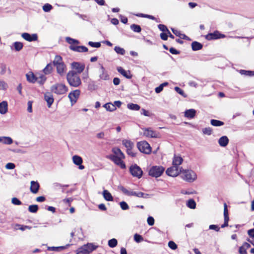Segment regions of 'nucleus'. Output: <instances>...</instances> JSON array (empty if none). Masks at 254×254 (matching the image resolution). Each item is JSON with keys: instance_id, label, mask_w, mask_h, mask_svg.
Segmentation results:
<instances>
[{"instance_id": "obj_1", "label": "nucleus", "mask_w": 254, "mask_h": 254, "mask_svg": "<svg viewBox=\"0 0 254 254\" xmlns=\"http://www.w3.org/2000/svg\"><path fill=\"white\" fill-rule=\"evenodd\" d=\"M66 80L69 85L74 87H77L82 83L80 76L73 70H69L67 72Z\"/></svg>"}, {"instance_id": "obj_2", "label": "nucleus", "mask_w": 254, "mask_h": 254, "mask_svg": "<svg viewBox=\"0 0 254 254\" xmlns=\"http://www.w3.org/2000/svg\"><path fill=\"white\" fill-rule=\"evenodd\" d=\"M53 65L56 67L57 73L63 76L66 70V66L63 60L62 57L60 55H56L53 61Z\"/></svg>"}, {"instance_id": "obj_3", "label": "nucleus", "mask_w": 254, "mask_h": 254, "mask_svg": "<svg viewBox=\"0 0 254 254\" xmlns=\"http://www.w3.org/2000/svg\"><path fill=\"white\" fill-rule=\"evenodd\" d=\"M182 178L187 182L191 183L197 179L196 173L192 170H183L182 168Z\"/></svg>"}, {"instance_id": "obj_4", "label": "nucleus", "mask_w": 254, "mask_h": 254, "mask_svg": "<svg viewBox=\"0 0 254 254\" xmlns=\"http://www.w3.org/2000/svg\"><path fill=\"white\" fill-rule=\"evenodd\" d=\"M97 247L98 246L93 245L92 243H87L79 248L76 254H89L96 249Z\"/></svg>"}, {"instance_id": "obj_5", "label": "nucleus", "mask_w": 254, "mask_h": 254, "mask_svg": "<svg viewBox=\"0 0 254 254\" xmlns=\"http://www.w3.org/2000/svg\"><path fill=\"white\" fill-rule=\"evenodd\" d=\"M51 90L52 92L58 95L65 94L68 90V88L65 84L62 83H57L51 86Z\"/></svg>"}, {"instance_id": "obj_6", "label": "nucleus", "mask_w": 254, "mask_h": 254, "mask_svg": "<svg viewBox=\"0 0 254 254\" xmlns=\"http://www.w3.org/2000/svg\"><path fill=\"white\" fill-rule=\"evenodd\" d=\"M137 147L142 153L149 154L151 151V148L149 143L146 141H141L137 143Z\"/></svg>"}, {"instance_id": "obj_7", "label": "nucleus", "mask_w": 254, "mask_h": 254, "mask_svg": "<svg viewBox=\"0 0 254 254\" xmlns=\"http://www.w3.org/2000/svg\"><path fill=\"white\" fill-rule=\"evenodd\" d=\"M165 168L160 166H152L149 170V175L152 177L157 178L164 172Z\"/></svg>"}, {"instance_id": "obj_8", "label": "nucleus", "mask_w": 254, "mask_h": 254, "mask_svg": "<svg viewBox=\"0 0 254 254\" xmlns=\"http://www.w3.org/2000/svg\"><path fill=\"white\" fill-rule=\"evenodd\" d=\"M71 67L75 73L79 74L84 71L85 64L79 62H73L71 64Z\"/></svg>"}, {"instance_id": "obj_9", "label": "nucleus", "mask_w": 254, "mask_h": 254, "mask_svg": "<svg viewBox=\"0 0 254 254\" xmlns=\"http://www.w3.org/2000/svg\"><path fill=\"white\" fill-rule=\"evenodd\" d=\"M182 168L176 167L173 165V166L168 168L166 171V173L171 177H176L182 172Z\"/></svg>"}, {"instance_id": "obj_10", "label": "nucleus", "mask_w": 254, "mask_h": 254, "mask_svg": "<svg viewBox=\"0 0 254 254\" xmlns=\"http://www.w3.org/2000/svg\"><path fill=\"white\" fill-rule=\"evenodd\" d=\"M21 37L28 42H35L38 41V36L37 33L30 34L27 32L22 33Z\"/></svg>"}, {"instance_id": "obj_11", "label": "nucleus", "mask_w": 254, "mask_h": 254, "mask_svg": "<svg viewBox=\"0 0 254 254\" xmlns=\"http://www.w3.org/2000/svg\"><path fill=\"white\" fill-rule=\"evenodd\" d=\"M129 170L130 173L133 176L136 177L138 178L141 177L142 175V171L137 165L130 166Z\"/></svg>"}, {"instance_id": "obj_12", "label": "nucleus", "mask_w": 254, "mask_h": 254, "mask_svg": "<svg viewBox=\"0 0 254 254\" xmlns=\"http://www.w3.org/2000/svg\"><path fill=\"white\" fill-rule=\"evenodd\" d=\"M109 159L113 161L117 165L120 166L122 169L126 168V165L122 160L125 157H119L116 156H110Z\"/></svg>"}, {"instance_id": "obj_13", "label": "nucleus", "mask_w": 254, "mask_h": 254, "mask_svg": "<svg viewBox=\"0 0 254 254\" xmlns=\"http://www.w3.org/2000/svg\"><path fill=\"white\" fill-rule=\"evenodd\" d=\"M80 93V91L78 89L73 90L69 93L68 97L70 100L71 105H73L76 102L77 99L79 97Z\"/></svg>"}, {"instance_id": "obj_14", "label": "nucleus", "mask_w": 254, "mask_h": 254, "mask_svg": "<svg viewBox=\"0 0 254 254\" xmlns=\"http://www.w3.org/2000/svg\"><path fill=\"white\" fill-rule=\"evenodd\" d=\"M143 135L148 137H157L158 133L154 131L151 128H142Z\"/></svg>"}, {"instance_id": "obj_15", "label": "nucleus", "mask_w": 254, "mask_h": 254, "mask_svg": "<svg viewBox=\"0 0 254 254\" xmlns=\"http://www.w3.org/2000/svg\"><path fill=\"white\" fill-rule=\"evenodd\" d=\"M72 161L75 165L78 166V168L80 170H83L85 168L84 166L82 165L83 160L80 156L78 155L73 156Z\"/></svg>"}, {"instance_id": "obj_16", "label": "nucleus", "mask_w": 254, "mask_h": 254, "mask_svg": "<svg viewBox=\"0 0 254 254\" xmlns=\"http://www.w3.org/2000/svg\"><path fill=\"white\" fill-rule=\"evenodd\" d=\"M117 71L121 74L123 76L127 79H131L132 75L131 74L130 70H126L121 66H118L117 67Z\"/></svg>"}, {"instance_id": "obj_17", "label": "nucleus", "mask_w": 254, "mask_h": 254, "mask_svg": "<svg viewBox=\"0 0 254 254\" xmlns=\"http://www.w3.org/2000/svg\"><path fill=\"white\" fill-rule=\"evenodd\" d=\"M101 71H100L99 77L101 79L104 80H108L110 79L109 75L108 72L106 70L105 67L102 64L100 67Z\"/></svg>"}, {"instance_id": "obj_18", "label": "nucleus", "mask_w": 254, "mask_h": 254, "mask_svg": "<svg viewBox=\"0 0 254 254\" xmlns=\"http://www.w3.org/2000/svg\"><path fill=\"white\" fill-rule=\"evenodd\" d=\"M219 31L215 30L213 32L209 33L205 36V38L207 40H212L219 39Z\"/></svg>"}, {"instance_id": "obj_19", "label": "nucleus", "mask_w": 254, "mask_h": 254, "mask_svg": "<svg viewBox=\"0 0 254 254\" xmlns=\"http://www.w3.org/2000/svg\"><path fill=\"white\" fill-rule=\"evenodd\" d=\"M44 99L47 102V106L50 108L54 102V97L50 92H46L44 94Z\"/></svg>"}, {"instance_id": "obj_20", "label": "nucleus", "mask_w": 254, "mask_h": 254, "mask_svg": "<svg viewBox=\"0 0 254 254\" xmlns=\"http://www.w3.org/2000/svg\"><path fill=\"white\" fill-rule=\"evenodd\" d=\"M26 77L27 81L31 83H35L38 79V77L32 71H29L26 73Z\"/></svg>"}, {"instance_id": "obj_21", "label": "nucleus", "mask_w": 254, "mask_h": 254, "mask_svg": "<svg viewBox=\"0 0 254 254\" xmlns=\"http://www.w3.org/2000/svg\"><path fill=\"white\" fill-rule=\"evenodd\" d=\"M30 191L33 193H37L39 190V184L37 182L32 181L30 183Z\"/></svg>"}, {"instance_id": "obj_22", "label": "nucleus", "mask_w": 254, "mask_h": 254, "mask_svg": "<svg viewBox=\"0 0 254 254\" xmlns=\"http://www.w3.org/2000/svg\"><path fill=\"white\" fill-rule=\"evenodd\" d=\"M8 111V103L6 101H2L0 103V114L4 115Z\"/></svg>"}, {"instance_id": "obj_23", "label": "nucleus", "mask_w": 254, "mask_h": 254, "mask_svg": "<svg viewBox=\"0 0 254 254\" xmlns=\"http://www.w3.org/2000/svg\"><path fill=\"white\" fill-rule=\"evenodd\" d=\"M196 113V111L194 109L186 110L184 112L185 116L189 119L193 118L195 117Z\"/></svg>"}, {"instance_id": "obj_24", "label": "nucleus", "mask_w": 254, "mask_h": 254, "mask_svg": "<svg viewBox=\"0 0 254 254\" xmlns=\"http://www.w3.org/2000/svg\"><path fill=\"white\" fill-rule=\"evenodd\" d=\"M183 161V159L180 156H178L175 155L173 159V165L176 167H179V166L180 165Z\"/></svg>"}, {"instance_id": "obj_25", "label": "nucleus", "mask_w": 254, "mask_h": 254, "mask_svg": "<svg viewBox=\"0 0 254 254\" xmlns=\"http://www.w3.org/2000/svg\"><path fill=\"white\" fill-rule=\"evenodd\" d=\"M191 47L193 51H196L202 49L203 45L197 41H193L191 44Z\"/></svg>"}, {"instance_id": "obj_26", "label": "nucleus", "mask_w": 254, "mask_h": 254, "mask_svg": "<svg viewBox=\"0 0 254 254\" xmlns=\"http://www.w3.org/2000/svg\"><path fill=\"white\" fill-rule=\"evenodd\" d=\"M229 142V139L226 136L221 137L218 140V143L221 147H226Z\"/></svg>"}, {"instance_id": "obj_27", "label": "nucleus", "mask_w": 254, "mask_h": 254, "mask_svg": "<svg viewBox=\"0 0 254 254\" xmlns=\"http://www.w3.org/2000/svg\"><path fill=\"white\" fill-rule=\"evenodd\" d=\"M53 62L47 64L46 67L43 69V72L45 75L51 74L53 71Z\"/></svg>"}, {"instance_id": "obj_28", "label": "nucleus", "mask_w": 254, "mask_h": 254, "mask_svg": "<svg viewBox=\"0 0 254 254\" xmlns=\"http://www.w3.org/2000/svg\"><path fill=\"white\" fill-rule=\"evenodd\" d=\"M102 194L104 198L107 201H113V197L112 196L111 193L107 190H105L102 192Z\"/></svg>"}, {"instance_id": "obj_29", "label": "nucleus", "mask_w": 254, "mask_h": 254, "mask_svg": "<svg viewBox=\"0 0 254 254\" xmlns=\"http://www.w3.org/2000/svg\"><path fill=\"white\" fill-rule=\"evenodd\" d=\"M112 152L114 154L111 155L110 156H116L119 157H125V155L120 149L117 147H114L112 149Z\"/></svg>"}, {"instance_id": "obj_30", "label": "nucleus", "mask_w": 254, "mask_h": 254, "mask_svg": "<svg viewBox=\"0 0 254 254\" xmlns=\"http://www.w3.org/2000/svg\"><path fill=\"white\" fill-rule=\"evenodd\" d=\"M123 144L126 147L127 149H132L134 146V143L129 140L124 139L122 141Z\"/></svg>"}, {"instance_id": "obj_31", "label": "nucleus", "mask_w": 254, "mask_h": 254, "mask_svg": "<svg viewBox=\"0 0 254 254\" xmlns=\"http://www.w3.org/2000/svg\"><path fill=\"white\" fill-rule=\"evenodd\" d=\"M12 139L9 137L0 136V142L5 144H10L12 143Z\"/></svg>"}, {"instance_id": "obj_32", "label": "nucleus", "mask_w": 254, "mask_h": 254, "mask_svg": "<svg viewBox=\"0 0 254 254\" xmlns=\"http://www.w3.org/2000/svg\"><path fill=\"white\" fill-rule=\"evenodd\" d=\"M12 46L16 51L19 52L23 48V44L22 42L16 41L12 44Z\"/></svg>"}, {"instance_id": "obj_33", "label": "nucleus", "mask_w": 254, "mask_h": 254, "mask_svg": "<svg viewBox=\"0 0 254 254\" xmlns=\"http://www.w3.org/2000/svg\"><path fill=\"white\" fill-rule=\"evenodd\" d=\"M127 107L128 109L132 111H138L140 109V106L138 104L132 103H128L127 105Z\"/></svg>"}, {"instance_id": "obj_34", "label": "nucleus", "mask_w": 254, "mask_h": 254, "mask_svg": "<svg viewBox=\"0 0 254 254\" xmlns=\"http://www.w3.org/2000/svg\"><path fill=\"white\" fill-rule=\"evenodd\" d=\"M210 124L214 127H221L224 125L223 122L215 119H211L210 120Z\"/></svg>"}, {"instance_id": "obj_35", "label": "nucleus", "mask_w": 254, "mask_h": 254, "mask_svg": "<svg viewBox=\"0 0 254 254\" xmlns=\"http://www.w3.org/2000/svg\"><path fill=\"white\" fill-rule=\"evenodd\" d=\"M119 189L126 195L128 196H133L134 191L132 190H128L123 186H120Z\"/></svg>"}, {"instance_id": "obj_36", "label": "nucleus", "mask_w": 254, "mask_h": 254, "mask_svg": "<svg viewBox=\"0 0 254 254\" xmlns=\"http://www.w3.org/2000/svg\"><path fill=\"white\" fill-rule=\"evenodd\" d=\"M130 28L131 30L136 33H140L142 30L141 26L136 24H132L130 26Z\"/></svg>"}, {"instance_id": "obj_37", "label": "nucleus", "mask_w": 254, "mask_h": 254, "mask_svg": "<svg viewBox=\"0 0 254 254\" xmlns=\"http://www.w3.org/2000/svg\"><path fill=\"white\" fill-rule=\"evenodd\" d=\"M103 107L107 111L110 112H113L116 110V108L115 107L114 105H112V103L110 102L105 104Z\"/></svg>"}, {"instance_id": "obj_38", "label": "nucleus", "mask_w": 254, "mask_h": 254, "mask_svg": "<svg viewBox=\"0 0 254 254\" xmlns=\"http://www.w3.org/2000/svg\"><path fill=\"white\" fill-rule=\"evenodd\" d=\"M239 72L241 74L246 76H252L254 75V71L241 69Z\"/></svg>"}, {"instance_id": "obj_39", "label": "nucleus", "mask_w": 254, "mask_h": 254, "mask_svg": "<svg viewBox=\"0 0 254 254\" xmlns=\"http://www.w3.org/2000/svg\"><path fill=\"white\" fill-rule=\"evenodd\" d=\"M114 51L117 54L120 55H124L126 53V51L124 48L118 46L114 47Z\"/></svg>"}, {"instance_id": "obj_40", "label": "nucleus", "mask_w": 254, "mask_h": 254, "mask_svg": "<svg viewBox=\"0 0 254 254\" xmlns=\"http://www.w3.org/2000/svg\"><path fill=\"white\" fill-rule=\"evenodd\" d=\"M187 205L191 209H194L196 207V203L193 199H190L188 201Z\"/></svg>"}, {"instance_id": "obj_41", "label": "nucleus", "mask_w": 254, "mask_h": 254, "mask_svg": "<svg viewBox=\"0 0 254 254\" xmlns=\"http://www.w3.org/2000/svg\"><path fill=\"white\" fill-rule=\"evenodd\" d=\"M38 78H39L40 80H38L37 82L41 85H43L47 80L46 76L43 74H41Z\"/></svg>"}, {"instance_id": "obj_42", "label": "nucleus", "mask_w": 254, "mask_h": 254, "mask_svg": "<svg viewBox=\"0 0 254 254\" xmlns=\"http://www.w3.org/2000/svg\"><path fill=\"white\" fill-rule=\"evenodd\" d=\"M174 90L177 93L182 95L183 97H187V94L184 92V90L180 87L178 86H176L174 88Z\"/></svg>"}, {"instance_id": "obj_43", "label": "nucleus", "mask_w": 254, "mask_h": 254, "mask_svg": "<svg viewBox=\"0 0 254 254\" xmlns=\"http://www.w3.org/2000/svg\"><path fill=\"white\" fill-rule=\"evenodd\" d=\"M43 10L45 12H50L53 8V6L49 3H46L43 6Z\"/></svg>"}, {"instance_id": "obj_44", "label": "nucleus", "mask_w": 254, "mask_h": 254, "mask_svg": "<svg viewBox=\"0 0 254 254\" xmlns=\"http://www.w3.org/2000/svg\"><path fill=\"white\" fill-rule=\"evenodd\" d=\"M88 45L92 47L99 48L101 46V42H92L89 41Z\"/></svg>"}, {"instance_id": "obj_45", "label": "nucleus", "mask_w": 254, "mask_h": 254, "mask_svg": "<svg viewBox=\"0 0 254 254\" xmlns=\"http://www.w3.org/2000/svg\"><path fill=\"white\" fill-rule=\"evenodd\" d=\"M117 244L118 241L115 238H113L108 241V245L110 248H114L117 246Z\"/></svg>"}, {"instance_id": "obj_46", "label": "nucleus", "mask_w": 254, "mask_h": 254, "mask_svg": "<svg viewBox=\"0 0 254 254\" xmlns=\"http://www.w3.org/2000/svg\"><path fill=\"white\" fill-rule=\"evenodd\" d=\"M38 210L37 205H31L28 207V210L32 213H36Z\"/></svg>"}, {"instance_id": "obj_47", "label": "nucleus", "mask_w": 254, "mask_h": 254, "mask_svg": "<svg viewBox=\"0 0 254 254\" xmlns=\"http://www.w3.org/2000/svg\"><path fill=\"white\" fill-rule=\"evenodd\" d=\"M157 26H158V29L160 31H162V32H167L169 30L167 27L164 24H159Z\"/></svg>"}, {"instance_id": "obj_48", "label": "nucleus", "mask_w": 254, "mask_h": 254, "mask_svg": "<svg viewBox=\"0 0 254 254\" xmlns=\"http://www.w3.org/2000/svg\"><path fill=\"white\" fill-rule=\"evenodd\" d=\"M88 89L90 90H95L97 89V86L95 84V82L92 81L88 84Z\"/></svg>"}, {"instance_id": "obj_49", "label": "nucleus", "mask_w": 254, "mask_h": 254, "mask_svg": "<svg viewBox=\"0 0 254 254\" xmlns=\"http://www.w3.org/2000/svg\"><path fill=\"white\" fill-rule=\"evenodd\" d=\"M143 240L142 237L139 235V234H135L134 235V240L136 242V243H140L141 242V241H142Z\"/></svg>"}, {"instance_id": "obj_50", "label": "nucleus", "mask_w": 254, "mask_h": 254, "mask_svg": "<svg viewBox=\"0 0 254 254\" xmlns=\"http://www.w3.org/2000/svg\"><path fill=\"white\" fill-rule=\"evenodd\" d=\"M120 205L123 210H127L129 208L128 204L125 201H122L120 203Z\"/></svg>"}, {"instance_id": "obj_51", "label": "nucleus", "mask_w": 254, "mask_h": 254, "mask_svg": "<svg viewBox=\"0 0 254 254\" xmlns=\"http://www.w3.org/2000/svg\"><path fill=\"white\" fill-rule=\"evenodd\" d=\"M169 50L170 53L173 55H179L181 53V52L179 50H177L176 49L173 47L170 48Z\"/></svg>"}, {"instance_id": "obj_52", "label": "nucleus", "mask_w": 254, "mask_h": 254, "mask_svg": "<svg viewBox=\"0 0 254 254\" xmlns=\"http://www.w3.org/2000/svg\"><path fill=\"white\" fill-rule=\"evenodd\" d=\"M69 48L73 51L76 52H80V46L70 45Z\"/></svg>"}, {"instance_id": "obj_53", "label": "nucleus", "mask_w": 254, "mask_h": 254, "mask_svg": "<svg viewBox=\"0 0 254 254\" xmlns=\"http://www.w3.org/2000/svg\"><path fill=\"white\" fill-rule=\"evenodd\" d=\"M171 30L173 34H175L176 36L179 37L180 38L181 37L182 34L181 33L180 31H179L173 27H171Z\"/></svg>"}, {"instance_id": "obj_54", "label": "nucleus", "mask_w": 254, "mask_h": 254, "mask_svg": "<svg viewBox=\"0 0 254 254\" xmlns=\"http://www.w3.org/2000/svg\"><path fill=\"white\" fill-rule=\"evenodd\" d=\"M0 68L1 69L0 74L3 75L5 73L7 67L5 64H1L0 66Z\"/></svg>"}, {"instance_id": "obj_55", "label": "nucleus", "mask_w": 254, "mask_h": 254, "mask_svg": "<svg viewBox=\"0 0 254 254\" xmlns=\"http://www.w3.org/2000/svg\"><path fill=\"white\" fill-rule=\"evenodd\" d=\"M141 114L146 117H150L151 115V113H150L148 110L143 108L141 109Z\"/></svg>"}, {"instance_id": "obj_56", "label": "nucleus", "mask_w": 254, "mask_h": 254, "mask_svg": "<svg viewBox=\"0 0 254 254\" xmlns=\"http://www.w3.org/2000/svg\"><path fill=\"white\" fill-rule=\"evenodd\" d=\"M169 247L172 250H176L177 248V245L173 241H169L168 243Z\"/></svg>"}, {"instance_id": "obj_57", "label": "nucleus", "mask_w": 254, "mask_h": 254, "mask_svg": "<svg viewBox=\"0 0 254 254\" xmlns=\"http://www.w3.org/2000/svg\"><path fill=\"white\" fill-rule=\"evenodd\" d=\"M11 202L14 205H19L22 204L21 202L16 197H13L11 199Z\"/></svg>"}, {"instance_id": "obj_58", "label": "nucleus", "mask_w": 254, "mask_h": 254, "mask_svg": "<svg viewBox=\"0 0 254 254\" xmlns=\"http://www.w3.org/2000/svg\"><path fill=\"white\" fill-rule=\"evenodd\" d=\"M202 132L204 134L210 135L212 133V130L210 128H203L202 129Z\"/></svg>"}, {"instance_id": "obj_59", "label": "nucleus", "mask_w": 254, "mask_h": 254, "mask_svg": "<svg viewBox=\"0 0 254 254\" xmlns=\"http://www.w3.org/2000/svg\"><path fill=\"white\" fill-rule=\"evenodd\" d=\"M15 165L13 163H8L5 165V168L8 170H11L14 169Z\"/></svg>"}, {"instance_id": "obj_60", "label": "nucleus", "mask_w": 254, "mask_h": 254, "mask_svg": "<svg viewBox=\"0 0 254 254\" xmlns=\"http://www.w3.org/2000/svg\"><path fill=\"white\" fill-rule=\"evenodd\" d=\"M137 197L146 198L149 197V194L142 192H137Z\"/></svg>"}, {"instance_id": "obj_61", "label": "nucleus", "mask_w": 254, "mask_h": 254, "mask_svg": "<svg viewBox=\"0 0 254 254\" xmlns=\"http://www.w3.org/2000/svg\"><path fill=\"white\" fill-rule=\"evenodd\" d=\"M160 37L162 40L166 41L168 40L167 32H162L160 34Z\"/></svg>"}, {"instance_id": "obj_62", "label": "nucleus", "mask_w": 254, "mask_h": 254, "mask_svg": "<svg viewBox=\"0 0 254 254\" xmlns=\"http://www.w3.org/2000/svg\"><path fill=\"white\" fill-rule=\"evenodd\" d=\"M147 222L149 226H152L154 224V219L152 216H149L147 218Z\"/></svg>"}, {"instance_id": "obj_63", "label": "nucleus", "mask_w": 254, "mask_h": 254, "mask_svg": "<svg viewBox=\"0 0 254 254\" xmlns=\"http://www.w3.org/2000/svg\"><path fill=\"white\" fill-rule=\"evenodd\" d=\"M121 21L124 24H127L128 22V19L126 16H123L122 15H120Z\"/></svg>"}, {"instance_id": "obj_64", "label": "nucleus", "mask_w": 254, "mask_h": 254, "mask_svg": "<svg viewBox=\"0 0 254 254\" xmlns=\"http://www.w3.org/2000/svg\"><path fill=\"white\" fill-rule=\"evenodd\" d=\"M74 39L73 38H72L69 37H66L65 38V41L67 43L70 44V45H74Z\"/></svg>"}]
</instances>
